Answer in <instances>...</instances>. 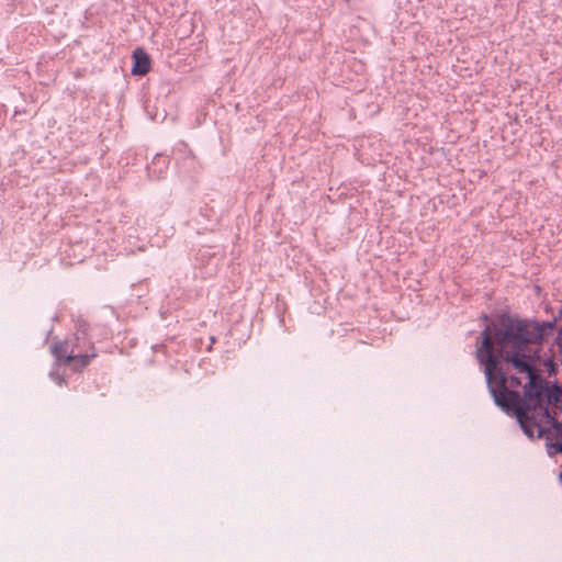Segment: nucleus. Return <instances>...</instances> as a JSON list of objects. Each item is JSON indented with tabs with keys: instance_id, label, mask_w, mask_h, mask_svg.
Returning <instances> with one entry per match:
<instances>
[{
	"instance_id": "20e7f679",
	"label": "nucleus",
	"mask_w": 562,
	"mask_h": 562,
	"mask_svg": "<svg viewBox=\"0 0 562 562\" xmlns=\"http://www.w3.org/2000/svg\"><path fill=\"white\" fill-rule=\"evenodd\" d=\"M150 70V59L147 53L142 48H136L133 52V67L132 74L144 76Z\"/></svg>"
},
{
	"instance_id": "39448f33",
	"label": "nucleus",
	"mask_w": 562,
	"mask_h": 562,
	"mask_svg": "<svg viewBox=\"0 0 562 562\" xmlns=\"http://www.w3.org/2000/svg\"><path fill=\"white\" fill-rule=\"evenodd\" d=\"M551 427L557 434V440L554 442L548 443V446L554 450V453L562 454V423L557 418H552Z\"/></svg>"
},
{
	"instance_id": "0eeeda50",
	"label": "nucleus",
	"mask_w": 562,
	"mask_h": 562,
	"mask_svg": "<svg viewBox=\"0 0 562 562\" xmlns=\"http://www.w3.org/2000/svg\"><path fill=\"white\" fill-rule=\"evenodd\" d=\"M50 378L55 381L56 384L58 385H61L64 383V378L58 375V374H55V373H50Z\"/></svg>"
},
{
	"instance_id": "f03ea898",
	"label": "nucleus",
	"mask_w": 562,
	"mask_h": 562,
	"mask_svg": "<svg viewBox=\"0 0 562 562\" xmlns=\"http://www.w3.org/2000/svg\"><path fill=\"white\" fill-rule=\"evenodd\" d=\"M494 403L506 413H512L522 431L529 438H541L549 429L544 424H552L549 407L554 406L552 393L559 386L557 381H547L536 369L533 362L525 370L516 369L506 375H499L492 383H486Z\"/></svg>"
},
{
	"instance_id": "1a4fd4ad",
	"label": "nucleus",
	"mask_w": 562,
	"mask_h": 562,
	"mask_svg": "<svg viewBox=\"0 0 562 562\" xmlns=\"http://www.w3.org/2000/svg\"><path fill=\"white\" fill-rule=\"evenodd\" d=\"M559 479H560V481H562V472H560Z\"/></svg>"
},
{
	"instance_id": "423d86ee",
	"label": "nucleus",
	"mask_w": 562,
	"mask_h": 562,
	"mask_svg": "<svg viewBox=\"0 0 562 562\" xmlns=\"http://www.w3.org/2000/svg\"><path fill=\"white\" fill-rule=\"evenodd\" d=\"M552 398H554V407H562V385L559 384L552 393Z\"/></svg>"
},
{
	"instance_id": "7ed1b4c3",
	"label": "nucleus",
	"mask_w": 562,
	"mask_h": 562,
	"mask_svg": "<svg viewBox=\"0 0 562 562\" xmlns=\"http://www.w3.org/2000/svg\"><path fill=\"white\" fill-rule=\"evenodd\" d=\"M50 351L59 364L69 366L74 371H81L97 357L93 342L79 330L72 338L54 344Z\"/></svg>"
},
{
	"instance_id": "6e6552de",
	"label": "nucleus",
	"mask_w": 562,
	"mask_h": 562,
	"mask_svg": "<svg viewBox=\"0 0 562 562\" xmlns=\"http://www.w3.org/2000/svg\"><path fill=\"white\" fill-rule=\"evenodd\" d=\"M554 342L558 346V349H559L560 353L562 355V336H560L558 334V336L555 337Z\"/></svg>"
},
{
	"instance_id": "9d476101",
	"label": "nucleus",
	"mask_w": 562,
	"mask_h": 562,
	"mask_svg": "<svg viewBox=\"0 0 562 562\" xmlns=\"http://www.w3.org/2000/svg\"><path fill=\"white\" fill-rule=\"evenodd\" d=\"M559 335L562 336V328L559 330Z\"/></svg>"
},
{
	"instance_id": "f257e3e1",
	"label": "nucleus",
	"mask_w": 562,
	"mask_h": 562,
	"mask_svg": "<svg viewBox=\"0 0 562 562\" xmlns=\"http://www.w3.org/2000/svg\"><path fill=\"white\" fill-rule=\"evenodd\" d=\"M555 326V321L537 322L504 314L481 333L475 358L484 369L486 383L516 369L527 370L533 362L529 345H541Z\"/></svg>"
}]
</instances>
